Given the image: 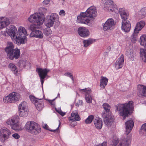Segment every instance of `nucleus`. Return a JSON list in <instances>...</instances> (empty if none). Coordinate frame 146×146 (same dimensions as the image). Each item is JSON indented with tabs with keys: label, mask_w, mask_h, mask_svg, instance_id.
<instances>
[{
	"label": "nucleus",
	"mask_w": 146,
	"mask_h": 146,
	"mask_svg": "<svg viewBox=\"0 0 146 146\" xmlns=\"http://www.w3.org/2000/svg\"><path fill=\"white\" fill-rule=\"evenodd\" d=\"M126 126V137L118 140H114L113 142L114 146H129L131 142V138L127 136L134 125V123L132 119L127 121L125 123Z\"/></svg>",
	"instance_id": "1"
},
{
	"label": "nucleus",
	"mask_w": 146,
	"mask_h": 146,
	"mask_svg": "<svg viewBox=\"0 0 146 146\" xmlns=\"http://www.w3.org/2000/svg\"><path fill=\"white\" fill-rule=\"evenodd\" d=\"M96 8L94 6H91L87 9L86 12L81 13L80 15L77 17V19L80 23L90 25V20L88 17L94 18L96 17Z\"/></svg>",
	"instance_id": "2"
},
{
	"label": "nucleus",
	"mask_w": 146,
	"mask_h": 146,
	"mask_svg": "<svg viewBox=\"0 0 146 146\" xmlns=\"http://www.w3.org/2000/svg\"><path fill=\"white\" fill-rule=\"evenodd\" d=\"M133 101H130L127 104H117L115 106V111H119L120 115L123 116L124 119L129 113L130 111L133 109Z\"/></svg>",
	"instance_id": "3"
},
{
	"label": "nucleus",
	"mask_w": 146,
	"mask_h": 146,
	"mask_svg": "<svg viewBox=\"0 0 146 146\" xmlns=\"http://www.w3.org/2000/svg\"><path fill=\"white\" fill-rule=\"evenodd\" d=\"M102 106L104 109L102 115L104 123L107 126H110L114 120L113 117L110 112V106L108 104L104 103L103 104Z\"/></svg>",
	"instance_id": "4"
},
{
	"label": "nucleus",
	"mask_w": 146,
	"mask_h": 146,
	"mask_svg": "<svg viewBox=\"0 0 146 146\" xmlns=\"http://www.w3.org/2000/svg\"><path fill=\"white\" fill-rule=\"evenodd\" d=\"M17 31V30L16 27L15 26L11 25L10 26L7 33L11 38H15L16 44L18 45L24 44L27 41L26 37L16 35Z\"/></svg>",
	"instance_id": "5"
},
{
	"label": "nucleus",
	"mask_w": 146,
	"mask_h": 146,
	"mask_svg": "<svg viewBox=\"0 0 146 146\" xmlns=\"http://www.w3.org/2000/svg\"><path fill=\"white\" fill-rule=\"evenodd\" d=\"M25 127L27 131L33 134L37 135L41 132L39 125L33 121H28Z\"/></svg>",
	"instance_id": "6"
},
{
	"label": "nucleus",
	"mask_w": 146,
	"mask_h": 146,
	"mask_svg": "<svg viewBox=\"0 0 146 146\" xmlns=\"http://www.w3.org/2000/svg\"><path fill=\"white\" fill-rule=\"evenodd\" d=\"M45 19V17L44 15L38 13L30 15L28 18L29 22L34 23L36 25L39 26L43 24Z\"/></svg>",
	"instance_id": "7"
},
{
	"label": "nucleus",
	"mask_w": 146,
	"mask_h": 146,
	"mask_svg": "<svg viewBox=\"0 0 146 146\" xmlns=\"http://www.w3.org/2000/svg\"><path fill=\"white\" fill-rule=\"evenodd\" d=\"M145 25V23L143 21H141L137 24L134 30V32L131 37V40L132 42L134 43L136 42L137 39V34L139 31L143 28Z\"/></svg>",
	"instance_id": "8"
},
{
	"label": "nucleus",
	"mask_w": 146,
	"mask_h": 146,
	"mask_svg": "<svg viewBox=\"0 0 146 146\" xmlns=\"http://www.w3.org/2000/svg\"><path fill=\"white\" fill-rule=\"evenodd\" d=\"M20 98L19 93L13 92L10 94L3 98V101L5 103H13L18 101Z\"/></svg>",
	"instance_id": "9"
},
{
	"label": "nucleus",
	"mask_w": 146,
	"mask_h": 146,
	"mask_svg": "<svg viewBox=\"0 0 146 146\" xmlns=\"http://www.w3.org/2000/svg\"><path fill=\"white\" fill-rule=\"evenodd\" d=\"M10 131L6 127L2 128L0 129V141L2 143L8 139L11 135Z\"/></svg>",
	"instance_id": "10"
},
{
	"label": "nucleus",
	"mask_w": 146,
	"mask_h": 146,
	"mask_svg": "<svg viewBox=\"0 0 146 146\" xmlns=\"http://www.w3.org/2000/svg\"><path fill=\"white\" fill-rule=\"evenodd\" d=\"M7 54L8 57L10 60H11L14 59L17 60L18 59L20 56V50L16 48Z\"/></svg>",
	"instance_id": "11"
},
{
	"label": "nucleus",
	"mask_w": 146,
	"mask_h": 146,
	"mask_svg": "<svg viewBox=\"0 0 146 146\" xmlns=\"http://www.w3.org/2000/svg\"><path fill=\"white\" fill-rule=\"evenodd\" d=\"M26 103V102H23L19 105V114L21 117H26L28 115V110L25 105Z\"/></svg>",
	"instance_id": "12"
},
{
	"label": "nucleus",
	"mask_w": 146,
	"mask_h": 146,
	"mask_svg": "<svg viewBox=\"0 0 146 146\" xmlns=\"http://www.w3.org/2000/svg\"><path fill=\"white\" fill-rule=\"evenodd\" d=\"M37 70L38 73L40 77L41 84L43 85L44 81V79L47 76L50 70L46 68L42 69L40 68H38Z\"/></svg>",
	"instance_id": "13"
},
{
	"label": "nucleus",
	"mask_w": 146,
	"mask_h": 146,
	"mask_svg": "<svg viewBox=\"0 0 146 146\" xmlns=\"http://www.w3.org/2000/svg\"><path fill=\"white\" fill-rule=\"evenodd\" d=\"M115 25L114 20L112 18L108 19L105 23L103 26V29L104 31L113 29Z\"/></svg>",
	"instance_id": "14"
},
{
	"label": "nucleus",
	"mask_w": 146,
	"mask_h": 146,
	"mask_svg": "<svg viewBox=\"0 0 146 146\" xmlns=\"http://www.w3.org/2000/svg\"><path fill=\"white\" fill-rule=\"evenodd\" d=\"M79 91L83 92L85 93V99L88 103L90 104L92 102V98L91 96V89L89 88H85L83 89H80Z\"/></svg>",
	"instance_id": "15"
},
{
	"label": "nucleus",
	"mask_w": 146,
	"mask_h": 146,
	"mask_svg": "<svg viewBox=\"0 0 146 146\" xmlns=\"http://www.w3.org/2000/svg\"><path fill=\"white\" fill-rule=\"evenodd\" d=\"M104 9L113 11L114 8H117V5L112 0H107L104 4Z\"/></svg>",
	"instance_id": "16"
},
{
	"label": "nucleus",
	"mask_w": 146,
	"mask_h": 146,
	"mask_svg": "<svg viewBox=\"0 0 146 146\" xmlns=\"http://www.w3.org/2000/svg\"><path fill=\"white\" fill-rule=\"evenodd\" d=\"M10 23L9 19L5 17H0V29L9 25Z\"/></svg>",
	"instance_id": "17"
},
{
	"label": "nucleus",
	"mask_w": 146,
	"mask_h": 146,
	"mask_svg": "<svg viewBox=\"0 0 146 146\" xmlns=\"http://www.w3.org/2000/svg\"><path fill=\"white\" fill-rule=\"evenodd\" d=\"M121 28L122 31L125 32H129L131 28V24L129 21H122Z\"/></svg>",
	"instance_id": "18"
},
{
	"label": "nucleus",
	"mask_w": 146,
	"mask_h": 146,
	"mask_svg": "<svg viewBox=\"0 0 146 146\" xmlns=\"http://www.w3.org/2000/svg\"><path fill=\"white\" fill-rule=\"evenodd\" d=\"M124 62V57L123 54H121L120 57L116 61L115 63V67L117 69L121 68Z\"/></svg>",
	"instance_id": "19"
},
{
	"label": "nucleus",
	"mask_w": 146,
	"mask_h": 146,
	"mask_svg": "<svg viewBox=\"0 0 146 146\" xmlns=\"http://www.w3.org/2000/svg\"><path fill=\"white\" fill-rule=\"evenodd\" d=\"M17 121H16L14 118L11 120H8L7 123L8 125H11V128L13 130L17 131L19 129V126L17 123Z\"/></svg>",
	"instance_id": "20"
},
{
	"label": "nucleus",
	"mask_w": 146,
	"mask_h": 146,
	"mask_svg": "<svg viewBox=\"0 0 146 146\" xmlns=\"http://www.w3.org/2000/svg\"><path fill=\"white\" fill-rule=\"evenodd\" d=\"M71 117L68 118L69 121H79L80 119L78 111L77 110L73 111L71 113Z\"/></svg>",
	"instance_id": "21"
},
{
	"label": "nucleus",
	"mask_w": 146,
	"mask_h": 146,
	"mask_svg": "<svg viewBox=\"0 0 146 146\" xmlns=\"http://www.w3.org/2000/svg\"><path fill=\"white\" fill-rule=\"evenodd\" d=\"M138 91V95H140L146 97V86L141 85H139L137 87Z\"/></svg>",
	"instance_id": "22"
},
{
	"label": "nucleus",
	"mask_w": 146,
	"mask_h": 146,
	"mask_svg": "<svg viewBox=\"0 0 146 146\" xmlns=\"http://www.w3.org/2000/svg\"><path fill=\"white\" fill-rule=\"evenodd\" d=\"M78 33L79 35L82 37H87L89 34V32L88 29L85 27H80L78 28Z\"/></svg>",
	"instance_id": "23"
},
{
	"label": "nucleus",
	"mask_w": 146,
	"mask_h": 146,
	"mask_svg": "<svg viewBox=\"0 0 146 146\" xmlns=\"http://www.w3.org/2000/svg\"><path fill=\"white\" fill-rule=\"evenodd\" d=\"M30 36L31 37H35L40 39L43 38V35L41 31L36 30L32 32L30 34Z\"/></svg>",
	"instance_id": "24"
},
{
	"label": "nucleus",
	"mask_w": 146,
	"mask_h": 146,
	"mask_svg": "<svg viewBox=\"0 0 146 146\" xmlns=\"http://www.w3.org/2000/svg\"><path fill=\"white\" fill-rule=\"evenodd\" d=\"M120 15L121 16L122 21H127V19L129 17V14L126 13L125 10L123 8H120L119 9Z\"/></svg>",
	"instance_id": "25"
},
{
	"label": "nucleus",
	"mask_w": 146,
	"mask_h": 146,
	"mask_svg": "<svg viewBox=\"0 0 146 146\" xmlns=\"http://www.w3.org/2000/svg\"><path fill=\"white\" fill-rule=\"evenodd\" d=\"M94 123L96 127L98 129H102L103 123L101 119L99 118H96L94 120Z\"/></svg>",
	"instance_id": "26"
},
{
	"label": "nucleus",
	"mask_w": 146,
	"mask_h": 146,
	"mask_svg": "<svg viewBox=\"0 0 146 146\" xmlns=\"http://www.w3.org/2000/svg\"><path fill=\"white\" fill-rule=\"evenodd\" d=\"M16 35L21 36H26L27 35V33L26 30L24 28L20 27L18 29V32L17 31Z\"/></svg>",
	"instance_id": "27"
},
{
	"label": "nucleus",
	"mask_w": 146,
	"mask_h": 146,
	"mask_svg": "<svg viewBox=\"0 0 146 146\" xmlns=\"http://www.w3.org/2000/svg\"><path fill=\"white\" fill-rule=\"evenodd\" d=\"M38 100L40 101H38V102L35 103V104L37 110L40 111L43 107L44 102L41 99H39Z\"/></svg>",
	"instance_id": "28"
},
{
	"label": "nucleus",
	"mask_w": 146,
	"mask_h": 146,
	"mask_svg": "<svg viewBox=\"0 0 146 146\" xmlns=\"http://www.w3.org/2000/svg\"><path fill=\"white\" fill-rule=\"evenodd\" d=\"M14 45L11 42H9L7 43V47L5 48V50L7 53L14 49Z\"/></svg>",
	"instance_id": "29"
},
{
	"label": "nucleus",
	"mask_w": 146,
	"mask_h": 146,
	"mask_svg": "<svg viewBox=\"0 0 146 146\" xmlns=\"http://www.w3.org/2000/svg\"><path fill=\"white\" fill-rule=\"evenodd\" d=\"M9 67L15 75H17L19 74L18 70L15 64L13 63H10L9 64Z\"/></svg>",
	"instance_id": "30"
},
{
	"label": "nucleus",
	"mask_w": 146,
	"mask_h": 146,
	"mask_svg": "<svg viewBox=\"0 0 146 146\" xmlns=\"http://www.w3.org/2000/svg\"><path fill=\"white\" fill-rule=\"evenodd\" d=\"M101 78L100 82V86L101 88H104L108 82V79L106 77L103 76H101Z\"/></svg>",
	"instance_id": "31"
},
{
	"label": "nucleus",
	"mask_w": 146,
	"mask_h": 146,
	"mask_svg": "<svg viewBox=\"0 0 146 146\" xmlns=\"http://www.w3.org/2000/svg\"><path fill=\"white\" fill-rule=\"evenodd\" d=\"M139 42L140 44L144 46H146V35H142L140 38Z\"/></svg>",
	"instance_id": "32"
},
{
	"label": "nucleus",
	"mask_w": 146,
	"mask_h": 146,
	"mask_svg": "<svg viewBox=\"0 0 146 146\" xmlns=\"http://www.w3.org/2000/svg\"><path fill=\"white\" fill-rule=\"evenodd\" d=\"M95 41V40L92 38H89L87 40H84L83 41L84 46L85 47H87L92 44Z\"/></svg>",
	"instance_id": "33"
},
{
	"label": "nucleus",
	"mask_w": 146,
	"mask_h": 146,
	"mask_svg": "<svg viewBox=\"0 0 146 146\" xmlns=\"http://www.w3.org/2000/svg\"><path fill=\"white\" fill-rule=\"evenodd\" d=\"M140 52V56L142 58V60L145 62H146V49L141 48Z\"/></svg>",
	"instance_id": "34"
},
{
	"label": "nucleus",
	"mask_w": 146,
	"mask_h": 146,
	"mask_svg": "<svg viewBox=\"0 0 146 146\" xmlns=\"http://www.w3.org/2000/svg\"><path fill=\"white\" fill-rule=\"evenodd\" d=\"M139 14L140 16L142 18H144L146 16V7L141 9L139 12Z\"/></svg>",
	"instance_id": "35"
},
{
	"label": "nucleus",
	"mask_w": 146,
	"mask_h": 146,
	"mask_svg": "<svg viewBox=\"0 0 146 146\" xmlns=\"http://www.w3.org/2000/svg\"><path fill=\"white\" fill-rule=\"evenodd\" d=\"M50 19L54 22L55 21H57L58 19V15L56 13H52L50 17Z\"/></svg>",
	"instance_id": "36"
},
{
	"label": "nucleus",
	"mask_w": 146,
	"mask_h": 146,
	"mask_svg": "<svg viewBox=\"0 0 146 146\" xmlns=\"http://www.w3.org/2000/svg\"><path fill=\"white\" fill-rule=\"evenodd\" d=\"M60 125V121H59V124L58 127L57 128V129H55V130H52V129H49L48 126V125H47L46 124L43 127L44 129H45L46 130H48L51 132H56L57 133H58V129Z\"/></svg>",
	"instance_id": "37"
},
{
	"label": "nucleus",
	"mask_w": 146,
	"mask_h": 146,
	"mask_svg": "<svg viewBox=\"0 0 146 146\" xmlns=\"http://www.w3.org/2000/svg\"><path fill=\"white\" fill-rule=\"evenodd\" d=\"M20 65L21 67H23L25 68L27 66L30 67L31 66L30 63L27 61L23 60L21 61V62L20 63Z\"/></svg>",
	"instance_id": "38"
},
{
	"label": "nucleus",
	"mask_w": 146,
	"mask_h": 146,
	"mask_svg": "<svg viewBox=\"0 0 146 146\" xmlns=\"http://www.w3.org/2000/svg\"><path fill=\"white\" fill-rule=\"evenodd\" d=\"M94 118V116L91 115L88 116V118L85 120V122L86 124H90L92 123Z\"/></svg>",
	"instance_id": "39"
},
{
	"label": "nucleus",
	"mask_w": 146,
	"mask_h": 146,
	"mask_svg": "<svg viewBox=\"0 0 146 146\" xmlns=\"http://www.w3.org/2000/svg\"><path fill=\"white\" fill-rule=\"evenodd\" d=\"M140 132L145 136H146V123L143 124L141 127Z\"/></svg>",
	"instance_id": "40"
},
{
	"label": "nucleus",
	"mask_w": 146,
	"mask_h": 146,
	"mask_svg": "<svg viewBox=\"0 0 146 146\" xmlns=\"http://www.w3.org/2000/svg\"><path fill=\"white\" fill-rule=\"evenodd\" d=\"M44 33L46 36H48L52 33V31L50 28L48 27L44 30Z\"/></svg>",
	"instance_id": "41"
},
{
	"label": "nucleus",
	"mask_w": 146,
	"mask_h": 146,
	"mask_svg": "<svg viewBox=\"0 0 146 146\" xmlns=\"http://www.w3.org/2000/svg\"><path fill=\"white\" fill-rule=\"evenodd\" d=\"M54 22L50 19H48L47 22L45 23V25L48 27L50 28L53 26Z\"/></svg>",
	"instance_id": "42"
},
{
	"label": "nucleus",
	"mask_w": 146,
	"mask_h": 146,
	"mask_svg": "<svg viewBox=\"0 0 146 146\" xmlns=\"http://www.w3.org/2000/svg\"><path fill=\"white\" fill-rule=\"evenodd\" d=\"M125 54L128 57L131 58L133 56V51L131 49L127 51Z\"/></svg>",
	"instance_id": "43"
},
{
	"label": "nucleus",
	"mask_w": 146,
	"mask_h": 146,
	"mask_svg": "<svg viewBox=\"0 0 146 146\" xmlns=\"http://www.w3.org/2000/svg\"><path fill=\"white\" fill-rule=\"evenodd\" d=\"M29 98L32 102L34 104L38 102L37 99L32 96H30Z\"/></svg>",
	"instance_id": "44"
},
{
	"label": "nucleus",
	"mask_w": 146,
	"mask_h": 146,
	"mask_svg": "<svg viewBox=\"0 0 146 146\" xmlns=\"http://www.w3.org/2000/svg\"><path fill=\"white\" fill-rule=\"evenodd\" d=\"M36 26L38 25H36L35 24H34V25H32L30 26L29 29L32 31V32L35 31H36L37 30H36V28L37 27H36Z\"/></svg>",
	"instance_id": "45"
},
{
	"label": "nucleus",
	"mask_w": 146,
	"mask_h": 146,
	"mask_svg": "<svg viewBox=\"0 0 146 146\" xmlns=\"http://www.w3.org/2000/svg\"><path fill=\"white\" fill-rule=\"evenodd\" d=\"M64 75L65 76L70 77L72 80V81H74V77L73 75L72 74L69 72H66L65 73Z\"/></svg>",
	"instance_id": "46"
},
{
	"label": "nucleus",
	"mask_w": 146,
	"mask_h": 146,
	"mask_svg": "<svg viewBox=\"0 0 146 146\" xmlns=\"http://www.w3.org/2000/svg\"><path fill=\"white\" fill-rule=\"evenodd\" d=\"M56 111L62 116H64L66 114L65 113L62 111L61 110H56Z\"/></svg>",
	"instance_id": "47"
},
{
	"label": "nucleus",
	"mask_w": 146,
	"mask_h": 146,
	"mask_svg": "<svg viewBox=\"0 0 146 146\" xmlns=\"http://www.w3.org/2000/svg\"><path fill=\"white\" fill-rule=\"evenodd\" d=\"M72 122L70 123V126L74 127L77 125V123L76 122V121H71Z\"/></svg>",
	"instance_id": "48"
},
{
	"label": "nucleus",
	"mask_w": 146,
	"mask_h": 146,
	"mask_svg": "<svg viewBox=\"0 0 146 146\" xmlns=\"http://www.w3.org/2000/svg\"><path fill=\"white\" fill-rule=\"evenodd\" d=\"M13 137L16 139H18L20 137V136L18 133H15L12 135Z\"/></svg>",
	"instance_id": "49"
},
{
	"label": "nucleus",
	"mask_w": 146,
	"mask_h": 146,
	"mask_svg": "<svg viewBox=\"0 0 146 146\" xmlns=\"http://www.w3.org/2000/svg\"><path fill=\"white\" fill-rule=\"evenodd\" d=\"M83 104V102L82 100H79L78 102H77L76 104V105L79 106L80 105H82Z\"/></svg>",
	"instance_id": "50"
},
{
	"label": "nucleus",
	"mask_w": 146,
	"mask_h": 146,
	"mask_svg": "<svg viewBox=\"0 0 146 146\" xmlns=\"http://www.w3.org/2000/svg\"><path fill=\"white\" fill-rule=\"evenodd\" d=\"M50 1V0H44L43 2V4L47 5L49 3Z\"/></svg>",
	"instance_id": "51"
},
{
	"label": "nucleus",
	"mask_w": 146,
	"mask_h": 146,
	"mask_svg": "<svg viewBox=\"0 0 146 146\" xmlns=\"http://www.w3.org/2000/svg\"><path fill=\"white\" fill-rule=\"evenodd\" d=\"M59 14L61 15H64L65 14L64 11L63 10H60L59 12Z\"/></svg>",
	"instance_id": "52"
},
{
	"label": "nucleus",
	"mask_w": 146,
	"mask_h": 146,
	"mask_svg": "<svg viewBox=\"0 0 146 146\" xmlns=\"http://www.w3.org/2000/svg\"><path fill=\"white\" fill-rule=\"evenodd\" d=\"M107 143L106 142H104L101 144H100L98 145L95 146H106Z\"/></svg>",
	"instance_id": "53"
},
{
	"label": "nucleus",
	"mask_w": 146,
	"mask_h": 146,
	"mask_svg": "<svg viewBox=\"0 0 146 146\" xmlns=\"http://www.w3.org/2000/svg\"><path fill=\"white\" fill-rule=\"evenodd\" d=\"M82 0L84 2H88V3L90 1V0Z\"/></svg>",
	"instance_id": "54"
},
{
	"label": "nucleus",
	"mask_w": 146,
	"mask_h": 146,
	"mask_svg": "<svg viewBox=\"0 0 146 146\" xmlns=\"http://www.w3.org/2000/svg\"><path fill=\"white\" fill-rule=\"evenodd\" d=\"M6 32L5 31L4 32V33H2V32H1V34L2 35H5V34H6Z\"/></svg>",
	"instance_id": "55"
},
{
	"label": "nucleus",
	"mask_w": 146,
	"mask_h": 146,
	"mask_svg": "<svg viewBox=\"0 0 146 146\" xmlns=\"http://www.w3.org/2000/svg\"><path fill=\"white\" fill-rule=\"evenodd\" d=\"M57 97L60 98V94L59 93H58V95H57Z\"/></svg>",
	"instance_id": "56"
},
{
	"label": "nucleus",
	"mask_w": 146,
	"mask_h": 146,
	"mask_svg": "<svg viewBox=\"0 0 146 146\" xmlns=\"http://www.w3.org/2000/svg\"><path fill=\"white\" fill-rule=\"evenodd\" d=\"M62 1H63L64 2L65 1V0H62Z\"/></svg>",
	"instance_id": "57"
},
{
	"label": "nucleus",
	"mask_w": 146,
	"mask_h": 146,
	"mask_svg": "<svg viewBox=\"0 0 146 146\" xmlns=\"http://www.w3.org/2000/svg\"><path fill=\"white\" fill-rule=\"evenodd\" d=\"M0 146H2L0 144Z\"/></svg>",
	"instance_id": "58"
},
{
	"label": "nucleus",
	"mask_w": 146,
	"mask_h": 146,
	"mask_svg": "<svg viewBox=\"0 0 146 146\" xmlns=\"http://www.w3.org/2000/svg\"><path fill=\"white\" fill-rule=\"evenodd\" d=\"M44 9L45 10L46 9H45V8H44Z\"/></svg>",
	"instance_id": "59"
}]
</instances>
